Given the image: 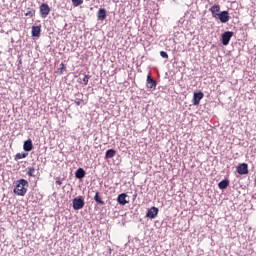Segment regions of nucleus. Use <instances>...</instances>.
<instances>
[{
  "label": "nucleus",
  "instance_id": "f257e3e1",
  "mask_svg": "<svg viewBox=\"0 0 256 256\" xmlns=\"http://www.w3.org/2000/svg\"><path fill=\"white\" fill-rule=\"evenodd\" d=\"M28 188H29V182L25 179H20L16 183V187L14 188V193L19 197H25V195H27Z\"/></svg>",
  "mask_w": 256,
  "mask_h": 256
},
{
  "label": "nucleus",
  "instance_id": "f03ea898",
  "mask_svg": "<svg viewBox=\"0 0 256 256\" xmlns=\"http://www.w3.org/2000/svg\"><path fill=\"white\" fill-rule=\"evenodd\" d=\"M39 11L42 19H47L49 13H51V8L49 7V4L43 3L39 6Z\"/></svg>",
  "mask_w": 256,
  "mask_h": 256
},
{
  "label": "nucleus",
  "instance_id": "7ed1b4c3",
  "mask_svg": "<svg viewBox=\"0 0 256 256\" xmlns=\"http://www.w3.org/2000/svg\"><path fill=\"white\" fill-rule=\"evenodd\" d=\"M74 211H79L85 207V200L83 197L74 198L72 201Z\"/></svg>",
  "mask_w": 256,
  "mask_h": 256
},
{
  "label": "nucleus",
  "instance_id": "20e7f679",
  "mask_svg": "<svg viewBox=\"0 0 256 256\" xmlns=\"http://www.w3.org/2000/svg\"><path fill=\"white\" fill-rule=\"evenodd\" d=\"M209 11L211 12V15L214 19H219V15H221V5L214 4L213 6H211Z\"/></svg>",
  "mask_w": 256,
  "mask_h": 256
},
{
  "label": "nucleus",
  "instance_id": "39448f33",
  "mask_svg": "<svg viewBox=\"0 0 256 256\" xmlns=\"http://www.w3.org/2000/svg\"><path fill=\"white\" fill-rule=\"evenodd\" d=\"M236 171L239 175H247V173H249V165H247V163L239 164L236 167Z\"/></svg>",
  "mask_w": 256,
  "mask_h": 256
},
{
  "label": "nucleus",
  "instance_id": "423d86ee",
  "mask_svg": "<svg viewBox=\"0 0 256 256\" xmlns=\"http://www.w3.org/2000/svg\"><path fill=\"white\" fill-rule=\"evenodd\" d=\"M231 37H233L232 31L224 32L222 34V39H221L222 45H224V46L229 45V41H231Z\"/></svg>",
  "mask_w": 256,
  "mask_h": 256
},
{
  "label": "nucleus",
  "instance_id": "0eeeda50",
  "mask_svg": "<svg viewBox=\"0 0 256 256\" xmlns=\"http://www.w3.org/2000/svg\"><path fill=\"white\" fill-rule=\"evenodd\" d=\"M146 87H147V89H152L153 91H155V89H157V81H155L151 77V75L147 76Z\"/></svg>",
  "mask_w": 256,
  "mask_h": 256
},
{
  "label": "nucleus",
  "instance_id": "6e6552de",
  "mask_svg": "<svg viewBox=\"0 0 256 256\" xmlns=\"http://www.w3.org/2000/svg\"><path fill=\"white\" fill-rule=\"evenodd\" d=\"M157 215H159V208H157L155 206L148 209V211L146 213V217H148V219H155V217H157Z\"/></svg>",
  "mask_w": 256,
  "mask_h": 256
},
{
  "label": "nucleus",
  "instance_id": "1a4fd4ad",
  "mask_svg": "<svg viewBox=\"0 0 256 256\" xmlns=\"http://www.w3.org/2000/svg\"><path fill=\"white\" fill-rule=\"evenodd\" d=\"M218 19L220 23H228L229 19H231V16H229V11L220 12Z\"/></svg>",
  "mask_w": 256,
  "mask_h": 256
},
{
  "label": "nucleus",
  "instance_id": "9d476101",
  "mask_svg": "<svg viewBox=\"0 0 256 256\" xmlns=\"http://www.w3.org/2000/svg\"><path fill=\"white\" fill-rule=\"evenodd\" d=\"M204 94L203 92H195L193 95L192 103L193 105H199L201 103V99H203Z\"/></svg>",
  "mask_w": 256,
  "mask_h": 256
},
{
  "label": "nucleus",
  "instance_id": "9b49d317",
  "mask_svg": "<svg viewBox=\"0 0 256 256\" xmlns=\"http://www.w3.org/2000/svg\"><path fill=\"white\" fill-rule=\"evenodd\" d=\"M117 201H118L119 205H127V203H129V201H127V194L122 193V194L118 195Z\"/></svg>",
  "mask_w": 256,
  "mask_h": 256
},
{
  "label": "nucleus",
  "instance_id": "f8f14e48",
  "mask_svg": "<svg viewBox=\"0 0 256 256\" xmlns=\"http://www.w3.org/2000/svg\"><path fill=\"white\" fill-rule=\"evenodd\" d=\"M97 17L99 21H104V19H107V10H105V8H100L98 10Z\"/></svg>",
  "mask_w": 256,
  "mask_h": 256
},
{
  "label": "nucleus",
  "instance_id": "ddd939ff",
  "mask_svg": "<svg viewBox=\"0 0 256 256\" xmlns=\"http://www.w3.org/2000/svg\"><path fill=\"white\" fill-rule=\"evenodd\" d=\"M23 149L24 151H33V141L31 139L26 140Z\"/></svg>",
  "mask_w": 256,
  "mask_h": 256
},
{
  "label": "nucleus",
  "instance_id": "4468645a",
  "mask_svg": "<svg viewBox=\"0 0 256 256\" xmlns=\"http://www.w3.org/2000/svg\"><path fill=\"white\" fill-rule=\"evenodd\" d=\"M40 36H41V26H33L32 37H40Z\"/></svg>",
  "mask_w": 256,
  "mask_h": 256
},
{
  "label": "nucleus",
  "instance_id": "2eb2a0df",
  "mask_svg": "<svg viewBox=\"0 0 256 256\" xmlns=\"http://www.w3.org/2000/svg\"><path fill=\"white\" fill-rule=\"evenodd\" d=\"M115 155H117V151L115 149H109L106 151L105 159H113Z\"/></svg>",
  "mask_w": 256,
  "mask_h": 256
},
{
  "label": "nucleus",
  "instance_id": "dca6fc26",
  "mask_svg": "<svg viewBox=\"0 0 256 256\" xmlns=\"http://www.w3.org/2000/svg\"><path fill=\"white\" fill-rule=\"evenodd\" d=\"M85 175H86V173L83 168H79L75 173L76 179H83V177H85Z\"/></svg>",
  "mask_w": 256,
  "mask_h": 256
},
{
  "label": "nucleus",
  "instance_id": "f3484780",
  "mask_svg": "<svg viewBox=\"0 0 256 256\" xmlns=\"http://www.w3.org/2000/svg\"><path fill=\"white\" fill-rule=\"evenodd\" d=\"M219 189H227L229 187V180H222L218 183Z\"/></svg>",
  "mask_w": 256,
  "mask_h": 256
},
{
  "label": "nucleus",
  "instance_id": "a211bd4d",
  "mask_svg": "<svg viewBox=\"0 0 256 256\" xmlns=\"http://www.w3.org/2000/svg\"><path fill=\"white\" fill-rule=\"evenodd\" d=\"M94 201H96L98 205H105V201L101 199V197L99 196V192H96L94 196Z\"/></svg>",
  "mask_w": 256,
  "mask_h": 256
},
{
  "label": "nucleus",
  "instance_id": "6ab92c4d",
  "mask_svg": "<svg viewBox=\"0 0 256 256\" xmlns=\"http://www.w3.org/2000/svg\"><path fill=\"white\" fill-rule=\"evenodd\" d=\"M25 17H35V9L33 8H28L27 12L25 13Z\"/></svg>",
  "mask_w": 256,
  "mask_h": 256
},
{
  "label": "nucleus",
  "instance_id": "aec40b11",
  "mask_svg": "<svg viewBox=\"0 0 256 256\" xmlns=\"http://www.w3.org/2000/svg\"><path fill=\"white\" fill-rule=\"evenodd\" d=\"M35 168L33 167H28V171H27V176L28 177H35Z\"/></svg>",
  "mask_w": 256,
  "mask_h": 256
},
{
  "label": "nucleus",
  "instance_id": "412c9836",
  "mask_svg": "<svg viewBox=\"0 0 256 256\" xmlns=\"http://www.w3.org/2000/svg\"><path fill=\"white\" fill-rule=\"evenodd\" d=\"M73 7H79V5H83V0H72Z\"/></svg>",
  "mask_w": 256,
  "mask_h": 256
},
{
  "label": "nucleus",
  "instance_id": "4be33fe9",
  "mask_svg": "<svg viewBox=\"0 0 256 256\" xmlns=\"http://www.w3.org/2000/svg\"><path fill=\"white\" fill-rule=\"evenodd\" d=\"M25 157H27V153L16 154V159H25Z\"/></svg>",
  "mask_w": 256,
  "mask_h": 256
},
{
  "label": "nucleus",
  "instance_id": "5701e85b",
  "mask_svg": "<svg viewBox=\"0 0 256 256\" xmlns=\"http://www.w3.org/2000/svg\"><path fill=\"white\" fill-rule=\"evenodd\" d=\"M89 79H91V76L89 75H85L83 78V83L84 85H88L89 84Z\"/></svg>",
  "mask_w": 256,
  "mask_h": 256
},
{
  "label": "nucleus",
  "instance_id": "b1692460",
  "mask_svg": "<svg viewBox=\"0 0 256 256\" xmlns=\"http://www.w3.org/2000/svg\"><path fill=\"white\" fill-rule=\"evenodd\" d=\"M160 56H161L163 59H169V54H167V52H165V51H161V52H160Z\"/></svg>",
  "mask_w": 256,
  "mask_h": 256
},
{
  "label": "nucleus",
  "instance_id": "393cba45",
  "mask_svg": "<svg viewBox=\"0 0 256 256\" xmlns=\"http://www.w3.org/2000/svg\"><path fill=\"white\" fill-rule=\"evenodd\" d=\"M74 103H75V105H77V106L79 107V105H83L84 100H83V99H76V100L74 101Z\"/></svg>",
  "mask_w": 256,
  "mask_h": 256
},
{
  "label": "nucleus",
  "instance_id": "a878e982",
  "mask_svg": "<svg viewBox=\"0 0 256 256\" xmlns=\"http://www.w3.org/2000/svg\"><path fill=\"white\" fill-rule=\"evenodd\" d=\"M65 69H66L65 64L61 63L60 64V71H61V73H63V70H65Z\"/></svg>",
  "mask_w": 256,
  "mask_h": 256
},
{
  "label": "nucleus",
  "instance_id": "bb28decb",
  "mask_svg": "<svg viewBox=\"0 0 256 256\" xmlns=\"http://www.w3.org/2000/svg\"><path fill=\"white\" fill-rule=\"evenodd\" d=\"M56 185H62L61 180H57V181H56Z\"/></svg>",
  "mask_w": 256,
  "mask_h": 256
}]
</instances>
